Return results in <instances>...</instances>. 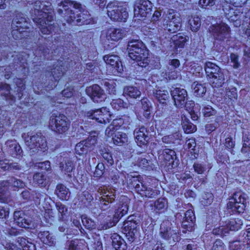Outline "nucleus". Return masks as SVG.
I'll return each instance as SVG.
<instances>
[{
	"instance_id": "nucleus-5",
	"label": "nucleus",
	"mask_w": 250,
	"mask_h": 250,
	"mask_svg": "<svg viewBox=\"0 0 250 250\" xmlns=\"http://www.w3.org/2000/svg\"><path fill=\"white\" fill-rule=\"evenodd\" d=\"M22 138L24 140L25 143L30 149L33 150V152L36 150H43L47 147V143L45 137L41 133L30 134L24 133L22 135Z\"/></svg>"
},
{
	"instance_id": "nucleus-16",
	"label": "nucleus",
	"mask_w": 250,
	"mask_h": 250,
	"mask_svg": "<svg viewBox=\"0 0 250 250\" xmlns=\"http://www.w3.org/2000/svg\"><path fill=\"white\" fill-rule=\"evenodd\" d=\"M130 217L124 224V231L126 237L130 242H133L138 235V223L134 221Z\"/></svg>"
},
{
	"instance_id": "nucleus-45",
	"label": "nucleus",
	"mask_w": 250,
	"mask_h": 250,
	"mask_svg": "<svg viewBox=\"0 0 250 250\" xmlns=\"http://www.w3.org/2000/svg\"><path fill=\"white\" fill-rule=\"evenodd\" d=\"M226 99L230 101L235 102L237 99V89L235 87H231L226 89Z\"/></svg>"
},
{
	"instance_id": "nucleus-51",
	"label": "nucleus",
	"mask_w": 250,
	"mask_h": 250,
	"mask_svg": "<svg viewBox=\"0 0 250 250\" xmlns=\"http://www.w3.org/2000/svg\"><path fill=\"white\" fill-rule=\"evenodd\" d=\"M82 221L83 225L88 229H92L95 227V222L84 215L82 216Z\"/></svg>"
},
{
	"instance_id": "nucleus-48",
	"label": "nucleus",
	"mask_w": 250,
	"mask_h": 250,
	"mask_svg": "<svg viewBox=\"0 0 250 250\" xmlns=\"http://www.w3.org/2000/svg\"><path fill=\"white\" fill-rule=\"evenodd\" d=\"M83 142L81 141L75 146L76 152L79 155L86 154L89 151Z\"/></svg>"
},
{
	"instance_id": "nucleus-25",
	"label": "nucleus",
	"mask_w": 250,
	"mask_h": 250,
	"mask_svg": "<svg viewBox=\"0 0 250 250\" xmlns=\"http://www.w3.org/2000/svg\"><path fill=\"white\" fill-rule=\"evenodd\" d=\"M5 145L7 147L8 152L13 157L21 156L22 150L21 146L15 141L12 140H8Z\"/></svg>"
},
{
	"instance_id": "nucleus-46",
	"label": "nucleus",
	"mask_w": 250,
	"mask_h": 250,
	"mask_svg": "<svg viewBox=\"0 0 250 250\" xmlns=\"http://www.w3.org/2000/svg\"><path fill=\"white\" fill-rule=\"evenodd\" d=\"M10 86L7 84H0V91H2L1 94L4 95L6 97V99L9 98L12 101H14L15 97L11 95H9L10 94Z\"/></svg>"
},
{
	"instance_id": "nucleus-33",
	"label": "nucleus",
	"mask_w": 250,
	"mask_h": 250,
	"mask_svg": "<svg viewBox=\"0 0 250 250\" xmlns=\"http://www.w3.org/2000/svg\"><path fill=\"white\" fill-rule=\"evenodd\" d=\"M113 142L116 145L121 146L128 141L127 135L123 132H118L112 138Z\"/></svg>"
},
{
	"instance_id": "nucleus-6",
	"label": "nucleus",
	"mask_w": 250,
	"mask_h": 250,
	"mask_svg": "<svg viewBox=\"0 0 250 250\" xmlns=\"http://www.w3.org/2000/svg\"><path fill=\"white\" fill-rule=\"evenodd\" d=\"M160 234L162 238L169 241L170 243L178 241L180 239L178 228L173 226L168 220L163 221L161 224Z\"/></svg>"
},
{
	"instance_id": "nucleus-53",
	"label": "nucleus",
	"mask_w": 250,
	"mask_h": 250,
	"mask_svg": "<svg viewBox=\"0 0 250 250\" xmlns=\"http://www.w3.org/2000/svg\"><path fill=\"white\" fill-rule=\"evenodd\" d=\"M117 129L118 125H116V121H113L112 124L105 129V134L107 136L111 137Z\"/></svg>"
},
{
	"instance_id": "nucleus-41",
	"label": "nucleus",
	"mask_w": 250,
	"mask_h": 250,
	"mask_svg": "<svg viewBox=\"0 0 250 250\" xmlns=\"http://www.w3.org/2000/svg\"><path fill=\"white\" fill-rule=\"evenodd\" d=\"M182 126L185 133H191L196 130V125L187 121L186 117H185V119L182 118Z\"/></svg>"
},
{
	"instance_id": "nucleus-4",
	"label": "nucleus",
	"mask_w": 250,
	"mask_h": 250,
	"mask_svg": "<svg viewBox=\"0 0 250 250\" xmlns=\"http://www.w3.org/2000/svg\"><path fill=\"white\" fill-rule=\"evenodd\" d=\"M246 195L242 192L234 193L227 204V208L232 214L243 213L246 207Z\"/></svg>"
},
{
	"instance_id": "nucleus-29",
	"label": "nucleus",
	"mask_w": 250,
	"mask_h": 250,
	"mask_svg": "<svg viewBox=\"0 0 250 250\" xmlns=\"http://www.w3.org/2000/svg\"><path fill=\"white\" fill-rule=\"evenodd\" d=\"M55 193L58 197L62 200H68L70 195L69 189L62 184L57 185Z\"/></svg>"
},
{
	"instance_id": "nucleus-28",
	"label": "nucleus",
	"mask_w": 250,
	"mask_h": 250,
	"mask_svg": "<svg viewBox=\"0 0 250 250\" xmlns=\"http://www.w3.org/2000/svg\"><path fill=\"white\" fill-rule=\"evenodd\" d=\"M123 94L126 98L137 99L141 96V92L136 87L126 86L124 89Z\"/></svg>"
},
{
	"instance_id": "nucleus-61",
	"label": "nucleus",
	"mask_w": 250,
	"mask_h": 250,
	"mask_svg": "<svg viewBox=\"0 0 250 250\" xmlns=\"http://www.w3.org/2000/svg\"><path fill=\"white\" fill-rule=\"evenodd\" d=\"M194 225V223L190 222L189 220L187 221L183 220L182 222V227L183 229H186V230H183V232L186 233L187 230L191 231Z\"/></svg>"
},
{
	"instance_id": "nucleus-60",
	"label": "nucleus",
	"mask_w": 250,
	"mask_h": 250,
	"mask_svg": "<svg viewBox=\"0 0 250 250\" xmlns=\"http://www.w3.org/2000/svg\"><path fill=\"white\" fill-rule=\"evenodd\" d=\"M218 76L216 74L208 76V81L212 87L216 88L217 90L219 88V78Z\"/></svg>"
},
{
	"instance_id": "nucleus-36",
	"label": "nucleus",
	"mask_w": 250,
	"mask_h": 250,
	"mask_svg": "<svg viewBox=\"0 0 250 250\" xmlns=\"http://www.w3.org/2000/svg\"><path fill=\"white\" fill-rule=\"evenodd\" d=\"M119 221L118 217L113 216L112 218L107 219L106 222L100 224L98 227V229L100 230H106L114 226Z\"/></svg>"
},
{
	"instance_id": "nucleus-43",
	"label": "nucleus",
	"mask_w": 250,
	"mask_h": 250,
	"mask_svg": "<svg viewBox=\"0 0 250 250\" xmlns=\"http://www.w3.org/2000/svg\"><path fill=\"white\" fill-rule=\"evenodd\" d=\"M101 197L107 200L109 203H112L116 198L115 190L114 189L104 190L103 194Z\"/></svg>"
},
{
	"instance_id": "nucleus-18",
	"label": "nucleus",
	"mask_w": 250,
	"mask_h": 250,
	"mask_svg": "<svg viewBox=\"0 0 250 250\" xmlns=\"http://www.w3.org/2000/svg\"><path fill=\"white\" fill-rule=\"evenodd\" d=\"M223 10L226 18L233 23L234 26L238 27L241 25L242 18L245 17L243 12L241 13L239 10L230 7L228 10L227 9L225 10L223 9Z\"/></svg>"
},
{
	"instance_id": "nucleus-52",
	"label": "nucleus",
	"mask_w": 250,
	"mask_h": 250,
	"mask_svg": "<svg viewBox=\"0 0 250 250\" xmlns=\"http://www.w3.org/2000/svg\"><path fill=\"white\" fill-rule=\"evenodd\" d=\"M81 201L83 202L86 206L89 205L90 202L93 200L92 195L87 191L83 192L81 196Z\"/></svg>"
},
{
	"instance_id": "nucleus-38",
	"label": "nucleus",
	"mask_w": 250,
	"mask_h": 250,
	"mask_svg": "<svg viewBox=\"0 0 250 250\" xmlns=\"http://www.w3.org/2000/svg\"><path fill=\"white\" fill-rule=\"evenodd\" d=\"M201 26L200 19L198 17H192L188 20V27L192 32H197Z\"/></svg>"
},
{
	"instance_id": "nucleus-10",
	"label": "nucleus",
	"mask_w": 250,
	"mask_h": 250,
	"mask_svg": "<svg viewBox=\"0 0 250 250\" xmlns=\"http://www.w3.org/2000/svg\"><path fill=\"white\" fill-rule=\"evenodd\" d=\"M129 180V187L134 188L135 191L142 197L152 198L155 195V191L140 180L139 177H133Z\"/></svg>"
},
{
	"instance_id": "nucleus-20",
	"label": "nucleus",
	"mask_w": 250,
	"mask_h": 250,
	"mask_svg": "<svg viewBox=\"0 0 250 250\" xmlns=\"http://www.w3.org/2000/svg\"><path fill=\"white\" fill-rule=\"evenodd\" d=\"M87 94L94 102H102L105 98L103 90L97 84H94L86 89Z\"/></svg>"
},
{
	"instance_id": "nucleus-58",
	"label": "nucleus",
	"mask_w": 250,
	"mask_h": 250,
	"mask_svg": "<svg viewBox=\"0 0 250 250\" xmlns=\"http://www.w3.org/2000/svg\"><path fill=\"white\" fill-rule=\"evenodd\" d=\"M8 188L7 182L2 181L0 183V201H3L5 198V194Z\"/></svg>"
},
{
	"instance_id": "nucleus-21",
	"label": "nucleus",
	"mask_w": 250,
	"mask_h": 250,
	"mask_svg": "<svg viewBox=\"0 0 250 250\" xmlns=\"http://www.w3.org/2000/svg\"><path fill=\"white\" fill-rule=\"evenodd\" d=\"M158 160L163 165L173 164L176 159V153L172 149L166 148L158 151Z\"/></svg>"
},
{
	"instance_id": "nucleus-24",
	"label": "nucleus",
	"mask_w": 250,
	"mask_h": 250,
	"mask_svg": "<svg viewBox=\"0 0 250 250\" xmlns=\"http://www.w3.org/2000/svg\"><path fill=\"white\" fill-rule=\"evenodd\" d=\"M59 167L62 173L71 177V173L74 169L75 165L71 160L65 158L59 164Z\"/></svg>"
},
{
	"instance_id": "nucleus-22",
	"label": "nucleus",
	"mask_w": 250,
	"mask_h": 250,
	"mask_svg": "<svg viewBox=\"0 0 250 250\" xmlns=\"http://www.w3.org/2000/svg\"><path fill=\"white\" fill-rule=\"evenodd\" d=\"M134 136L136 143L140 146L146 144L149 139L148 132L144 126L136 128L134 131Z\"/></svg>"
},
{
	"instance_id": "nucleus-1",
	"label": "nucleus",
	"mask_w": 250,
	"mask_h": 250,
	"mask_svg": "<svg viewBox=\"0 0 250 250\" xmlns=\"http://www.w3.org/2000/svg\"><path fill=\"white\" fill-rule=\"evenodd\" d=\"M57 13L70 24L81 25L87 24L89 15L80 10L81 4L69 0H57Z\"/></svg>"
},
{
	"instance_id": "nucleus-27",
	"label": "nucleus",
	"mask_w": 250,
	"mask_h": 250,
	"mask_svg": "<svg viewBox=\"0 0 250 250\" xmlns=\"http://www.w3.org/2000/svg\"><path fill=\"white\" fill-rule=\"evenodd\" d=\"M112 245L114 250H126L127 247L125 240L118 234L112 235Z\"/></svg>"
},
{
	"instance_id": "nucleus-56",
	"label": "nucleus",
	"mask_w": 250,
	"mask_h": 250,
	"mask_svg": "<svg viewBox=\"0 0 250 250\" xmlns=\"http://www.w3.org/2000/svg\"><path fill=\"white\" fill-rule=\"evenodd\" d=\"M213 195L211 193L207 192L204 193L203 195L202 200H201V202L203 204L207 206L208 205H210L213 201Z\"/></svg>"
},
{
	"instance_id": "nucleus-8",
	"label": "nucleus",
	"mask_w": 250,
	"mask_h": 250,
	"mask_svg": "<svg viewBox=\"0 0 250 250\" xmlns=\"http://www.w3.org/2000/svg\"><path fill=\"white\" fill-rule=\"evenodd\" d=\"M106 8L108 16L113 21L125 22L128 18L126 8L118 5L117 2L108 3Z\"/></svg>"
},
{
	"instance_id": "nucleus-39",
	"label": "nucleus",
	"mask_w": 250,
	"mask_h": 250,
	"mask_svg": "<svg viewBox=\"0 0 250 250\" xmlns=\"http://www.w3.org/2000/svg\"><path fill=\"white\" fill-rule=\"evenodd\" d=\"M192 87L195 95L197 96H203L206 92V87L204 84L194 82L192 84Z\"/></svg>"
},
{
	"instance_id": "nucleus-62",
	"label": "nucleus",
	"mask_w": 250,
	"mask_h": 250,
	"mask_svg": "<svg viewBox=\"0 0 250 250\" xmlns=\"http://www.w3.org/2000/svg\"><path fill=\"white\" fill-rule=\"evenodd\" d=\"M105 167L103 163H99L96 167L94 172V176L96 177H100L104 174Z\"/></svg>"
},
{
	"instance_id": "nucleus-32",
	"label": "nucleus",
	"mask_w": 250,
	"mask_h": 250,
	"mask_svg": "<svg viewBox=\"0 0 250 250\" xmlns=\"http://www.w3.org/2000/svg\"><path fill=\"white\" fill-rule=\"evenodd\" d=\"M34 182L42 187H45L49 183L47 176L42 173H36L33 176Z\"/></svg>"
},
{
	"instance_id": "nucleus-12",
	"label": "nucleus",
	"mask_w": 250,
	"mask_h": 250,
	"mask_svg": "<svg viewBox=\"0 0 250 250\" xmlns=\"http://www.w3.org/2000/svg\"><path fill=\"white\" fill-rule=\"evenodd\" d=\"M151 2L148 0H140L134 6V16L141 20L151 15Z\"/></svg>"
},
{
	"instance_id": "nucleus-11",
	"label": "nucleus",
	"mask_w": 250,
	"mask_h": 250,
	"mask_svg": "<svg viewBox=\"0 0 250 250\" xmlns=\"http://www.w3.org/2000/svg\"><path fill=\"white\" fill-rule=\"evenodd\" d=\"M243 225V220L239 218H230L222 222L220 226V236L224 237L229 233L230 231H236L241 229Z\"/></svg>"
},
{
	"instance_id": "nucleus-63",
	"label": "nucleus",
	"mask_w": 250,
	"mask_h": 250,
	"mask_svg": "<svg viewBox=\"0 0 250 250\" xmlns=\"http://www.w3.org/2000/svg\"><path fill=\"white\" fill-rule=\"evenodd\" d=\"M99 204L100 208L103 210H105L110 207V204L108 201L104 199V198L100 197L99 199Z\"/></svg>"
},
{
	"instance_id": "nucleus-35",
	"label": "nucleus",
	"mask_w": 250,
	"mask_h": 250,
	"mask_svg": "<svg viewBox=\"0 0 250 250\" xmlns=\"http://www.w3.org/2000/svg\"><path fill=\"white\" fill-rule=\"evenodd\" d=\"M230 34V29L229 27L223 22H220V41L229 38Z\"/></svg>"
},
{
	"instance_id": "nucleus-55",
	"label": "nucleus",
	"mask_w": 250,
	"mask_h": 250,
	"mask_svg": "<svg viewBox=\"0 0 250 250\" xmlns=\"http://www.w3.org/2000/svg\"><path fill=\"white\" fill-rule=\"evenodd\" d=\"M188 40V37L186 36H179L177 39L174 40L175 45L176 47L183 48L184 47L185 43Z\"/></svg>"
},
{
	"instance_id": "nucleus-17",
	"label": "nucleus",
	"mask_w": 250,
	"mask_h": 250,
	"mask_svg": "<svg viewBox=\"0 0 250 250\" xmlns=\"http://www.w3.org/2000/svg\"><path fill=\"white\" fill-rule=\"evenodd\" d=\"M171 95L174 102V105L177 108H183L185 102L188 100L187 91L180 88H175L171 91Z\"/></svg>"
},
{
	"instance_id": "nucleus-13",
	"label": "nucleus",
	"mask_w": 250,
	"mask_h": 250,
	"mask_svg": "<svg viewBox=\"0 0 250 250\" xmlns=\"http://www.w3.org/2000/svg\"><path fill=\"white\" fill-rule=\"evenodd\" d=\"M84 115L95 120L98 123L104 124L109 122V118L111 117L109 112L104 107L85 112Z\"/></svg>"
},
{
	"instance_id": "nucleus-30",
	"label": "nucleus",
	"mask_w": 250,
	"mask_h": 250,
	"mask_svg": "<svg viewBox=\"0 0 250 250\" xmlns=\"http://www.w3.org/2000/svg\"><path fill=\"white\" fill-rule=\"evenodd\" d=\"M155 98L163 104L167 105V101L169 98V94L167 90H156L153 92Z\"/></svg>"
},
{
	"instance_id": "nucleus-59",
	"label": "nucleus",
	"mask_w": 250,
	"mask_h": 250,
	"mask_svg": "<svg viewBox=\"0 0 250 250\" xmlns=\"http://www.w3.org/2000/svg\"><path fill=\"white\" fill-rule=\"evenodd\" d=\"M22 22L17 23L16 24H12V28L16 29H21V30H25L29 28V23L28 22L26 19H21Z\"/></svg>"
},
{
	"instance_id": "nucleus-23",
	"label": "nucleus",
	"mask_w": 250,
	"mask_h": 250,
	"mask_svg": "<svg viewBox=\"0 0 250 250\" xmlns=\"http://www.w3.org/2000/svg\"><path fill=\"white\" fill-rule=\"evenodd\" d=\"M104 60L107 64L114 68L117 72L121 73L123 71V67L119 57L115 55H107L104 57Z\"/></svg>"
},
{
	"instance_id": "nucleus-47",
	"label": "nucleus",
	"mask_w": 250,
	"mask_h": 250,
	"mask_svg": "<svg viewBox=\"0 0 250 250\" xmlns=\"http://www.w3.org/2000/svg\"><path fill=\"white\" fill-rule=\"evenodd\" d=\"M38 236L41 241L45 244L53 242L52 237L50 236L48 231H40L38 234Z\"/></svg>"
},
{
	"instance_id": "nucleus-57",
	"label": "nucleus",
	"mask_w": 250,
	"mask_h": 250,
	"mask_svg": "<svg viewBox=\"0 0 250 250\" xmlns=\"http://www.w3.org/2000/svg\"><path fill=\"white\" fill-rule=\"evenodd\" d=\"M141 103L142 108L146 111L145 115L148 116L149 114L148 112L150 111L151 108L150 102L147 98H143L141 100Z\"/></svg>"
},
{
	"instance_id": "nucleus-50",
	"label": "nucleus",
	"mask_w": 250,
	"mask_h": 250,
	"mask_svg": "<svg viewBox=\"0 0 250 250\" xmlns=\"http://www.w3.org/2000/svg\"><path fill=\"white\" fill-rule=\"evenodd\" d=\"M82 141L85 143V145H86V147L90 151L94 148L95 145L97 143V138L95 136H90Z\"/></svg>"
},
{
	"instance_id": "nucleus-26",
	"label": "nucleus",
	"mask_w": 250,
	"mask_h": 250,
	"mask_svg": "<svg viewBox=\"0 0 250 250\" xmlns=\"http://www.w3.org/2000/svg\"><path fill=\"white\" fill-rule=\"evenodd\" d=\"M128 199L125 198V201L120 202L116 205L114 209V217H118V220L119 221L124 215L127 213L128 210Z\"/></svg>"
},
{
	"instance_id": "nucleus-54",
	"label": "nucleus",
	"mask_w": 250,
	"mask_h": 250,
	"mask_svg": "<svg viewBox=\"0 0 250 250\" xmlns=\"http://www.w3.org/2000/svg\"><path fill=\"white\" fill-rule=\"evenodd\" d=\"M56 207L59 212L60 219H62L67 211V208L61 202H57L56 203Z\"/></svg>"
},
{
	"instance_id": "nucleus-42",
	"label": "nucleus",
	"mask_w": 250,
	"mask_h": 250,
	"mask_svg": "<svg viewBox=\"0 0 250 250\" xmlns=\"http://www.w3.org/2000/svg\"><path fill=\"white\" fill-rule=\"evenodd\" d=\"M100 153L104 160H105L108 164L110 165L113 164V159L111 154L109 152V150L107 148H105L104 146H101Z\"/></svg>"
},
{
	"instance_id": "nucleus-40",
	"label": "nucleus",
	"mask_w": 250,
	"mask_h": 250,
	"mask_svg": "<svg viewBox=\"0 0 250 250\" xmlns=\"http://www.w3.org/2000/svg\"><path fill=\"white\" fill-rule=\"evenodd\" d=\"M181 137V134L176 132L172 134L164 136L162 140L163 143L170 144L174 143L175 140H180Z\"/></svg>"
},
{
	"instance_id": "nucleus-49",
	"label": "nucleus",
	"mask_w": 250,
	"mask_h": 250,
	"mask_svg": "<svg viewBox=\"0 0 250 250\" xmlns=\"http://www.w3.org/2000/svg\"><path fill=\"white\" fill-rule=\"evenodd\" d=\"M11 33L13 37L16 40L21 39L27 36V32L25 30H21L15 28H12Z\"/></svg>"
},
{
	"instance_id": "nucleus-7",
	"label": "nucleus",
	"mask_w": 250,
	"mask_h": 250,
	"mask_svg": "<svg viewBox=\"0 0 250 250\" xmlns=\"http://www.w3.org/2000/svg\"><path fill=\"white\" fill-rule=\"evenodd\" d=\"M182 19L173 10H169L164 19V27L165 30L173 33L179 31L181 27Z\"/></svg>"
},
{
	"instance_id": "nucleus-3",
	"label": "nucleus",
	"mask_w": 250,
	"mask_h": 250,
	"mask_svg": "<svg viewBox=\"0 0 250 250\" xmlns=\"http://www.w3.org/2000/svg\"><path fill=\"white\" fill-rule=\"evenodd\" d=\"M127 49L129 58L136 61L138 65L145 67L148 64V50L141 41L133 40L129 42Z\"/></svg>"
},
{
	"instance_id": "nucleus-2",
	"label": "nucleus",
	"mask_w": 250,
	"mask_h": 250,
	"mask_svg": "<svg viewBox=\"0 0 250 250\" xmlns=\"http://www.w3.org/2000/svg\"><path fill=\"white\" fill-rule=\"evenodd\" d=\"M34 15L33 20L38 26L41 33L48 35L56 32V26L52 23L54 18L53 10L49 2L36 1L34 3Z\"/></svg>"
},
{
	"instance_id": "nucleus-37",
	"label": "nucleus",
	"mask_w": 250,
	"mask_h": 250,
	"mask_svg": "<svg viewBox=\"0 0 250 250\" xmlns=\"http://www.w3.org/2000/svg\"><path fill=\"white\" fill-rule=\"evenodd\" d=\"M205 69L208 76L211 75H218L219 66L211 62H207L205 64Z\"/></svg>"
},
{
	"instance_id": "nucleus-31",
	"label": "nucleus",
	"mask_w": 250,
	"mask_h": 250,
	"mask_svg": "<svg viewBox=\"0 0 250 250\" xmlns=\"http://www.w3.org/2000/svg\"><path fill=\"white\" fill-rule=\"evenodd\" d=\"M17 242L22 249V250H36V246L31 241V239L19 237L17 238Z\"/></svg>"
},
{
	"instance_id": "nucleus-64",
	"label": "nucleus",
	"mask_w": 250,
	"mask_h": 250,
	"mask_svg": "<svg viewBox=\"0 0 250 250\" xmlns=\"http://www.w3.org/2000/svg\"><path fill=\"white\" fill-rule=\"evenodd\" d=\"M202 112L205 117H209L216 113V111L210 106L204 107L202 109Z\"/></svg>"
},
{
	"instance_id": "nucleus-44",
	"label": "nucleus",
	"mask_w": 250,
	"mask_h": 250,
	"mask_svg": "<svg viewBox=\"0 0 250 250\" xmlns=\"http://www.w3.org/2000/svg\"><path fill=\"white\" fill-rule=\"evenodd\" d=\"M64 68L59 64L54 67L51 71V74L55 81H57L63 74Z\"/></svg>"
},
{
	"instance_id": "nucleus-19",
	"label": "nucleus",
	"mask_w": 250,
	"mask_h": 250,
	"mask_svg": "<svg viewBox=\"0 0 250 250\" xmlns=\"http://www.w3.org/2000/svg\"><path fill=\"white\" fill-rule=\"evenodd\" d=\"M125 35V33L123 30L110 28L102 32L101 37L103 39L105 38L107 41L117 42L122 39Z\"/></svg>"
},
{
	"instance_id": "nucleus-9",
	"label": "nucleus",
	"mask_w": 250,
	"mask_h": 250,
	"mask_svg": "<svg viewBox=\"0 0 250 250\" xmlns=\"http://www.w3.org/2000/svg\"><path fill=\"white\" fill-rule=\"evenodd\" d=\"M50 129L59 134L65 133L69 127V122L67 118L62 115H52L49 120Z\"/></svg>"
},
{
	"instance_id": "nucleus-15",
	"label": "nucleus",
	"mask_w": 250,
	"mask_h": 250,
	"mask_svg": "<svg viewBox=\"0 0 250 250\" xmlns=\"http://www.w3.org/2000/svg\"><path fill=\"white\" fill-rule=\"evenodd\" d=\"M15 223L20 227L25 229H34L35 225L29 217L25 215L21 211H17L14 213Z\"/></svg>"
},
{
	"instance_id": "nucleus-34",
	"label": "nucleus",
	"mask_w": 250,
	"mask_h": 250,
	"mask_svg": "<svg viewBox=\"0 0 250 250\" xmlns=\"http://www.w3.org/2000/svg\"><path fill=\"white\" fill-rule=\"evenodd\" d=\"M6 182H7L8 187H10L14 190H16L19 188H23L25 185V183L21 180L13 177H10Z\"/></svg>"
},
{
	"instance_id": "nucleus-14",
	"label": "nucleus",
	"mask_w": 250,
	"mask_h": 250,
	"mask_svg": "<svg viewBox=\"0 0 250 250\" xmlns=\"http://www.w3.org/2000/svg\"><path fill=\"white\" fill-rule=\"evenodd\" d=\"M243 241L236 240L229 242L230 250H250V228L243 232Z\"/></svg>"
}]
</instances>
